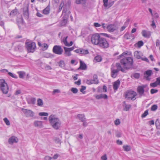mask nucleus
<instances>
[{
  "label": "nucleus",
  "mask_w": 160,
  "mask_h": 160,
  "mask_svg": "<svg viewBox=\"0 0 160 160\" xmlns=\"http://www.w3.org/2000/svg\"><path fill=\"white\" fill-rule=\"evenodd\" d=\"M120 63H120H117L116 64V69L114 68L113 66H112L111 68V76L113 78H116L118 75L119 71H121L123 72H126L125 70L130 69L133 65V59L130 57L125 58L122 59Z\"/></svg>",
  "instance_id": "f257e3e1"
},
{
  "label": "nucleus",
  "mask_w": 160,
  "mask_h": 160,
  "mask_svg": "<svg viewBox=\"0 0 160 160\" xmlns=\"http://www.w3.org/2000/svg\"><path fill=\"white\" fill-rule=\"evenodd\" d=\"M50 124L56 130L60 129L61 127V121L56 115L52 114L48 118Z\"/></svg>",
  "instance_id": "f03ea898"
},
{
  "label": "nucleus",
  "mask_w": 160,
  "mask_h": 160,
  "mask_svg": "<svg viewBox=\"0 0 160 160\" xmlns=\"http://www.w3.org/2000/svg\"><path fill=\"white\" fill-rule=\"evenodd\" d=\"M26 47L28 52H33L36 48L35 43L32 42H26Z\"/></svg>",
  "instance_id": "7ed1b4c3"
},
{
  "label": "nucleus",
  "mask_w": 160,
  "mask_h": 160,
  "mask_svg": "<svg viewBox=\"0 0 160 160\" xmlns=\"http://www.w3.org/2000/svg\"><path fill=\"white\" fill-rule=\"evenodd\" d=\"M0 86L1 89L3 93L6 94L8 92L9 88L5 80L0 79Z\"/></svg>",
  "instance_id": "20e7f679"
},
{
  "label": "nucleus",
  "mask_w": 160,
  "mask_h": 160,
  "mask_svg": "<svg viewBox=\"0 0 160 160\" xmlns=\"http://www.w3.org/2000/svg\"><path fill=\"white\" fill-rule=\"evenodd\" d=\"M102 37L98 33L92 35L91 37V42L92 44L98 45Z\"/></svg>",
  "instance_id": "39448f33"
},
{
  "label": "nucleus",
  "mask_w": 160,
  "mask_h": 160,
  "mask_svg": "<svg viewBox=\"0 0 160 160\" xmlns=\"http://www.w3.org/2000/svg\"><path fill=\"white\" fill-rule=\"evenodd\" d=\"M98 45L102 48H107L109 47V44L108 41L105 38L102 37Z\"/></svg>",
  "instance_id": "423d86ee"
},
{
  "label": "nucleus",
  "mask_w": 160,
  "mask_h": 160,
  "mask_svg": "<svg viewBox=\"0 0 160 160\" xmlns=\"http://www.w3.org/2000/svg\"><path fill=\"white\" fill-rule=\"evenodd\" d=\"M52 51L55 54L61 55L63 52V50L61 46L55 45L53 48Z\"/></svg>",
  "instance_id": "0eeeda50"
},
{
  "label": "nucleus",
  "mask_w": 160,
  "mask_h": 160,
  "mask_svg": "<svg viewBox=\"0 0 160 160\" xmlns=\"http://www.w3.org/2000/svg\"><path fill=\"white\" fill-rule=\"evenodd\" d=\"M22 110L27 117H32L34 115V113L31 110L22 108Z\"/></svg>",
  "instance_id": "6e6552de"
},
{
  "label": "nucleus",
  "mask_w": 160,
  "mask_h": 160,
  "mask_svg": "<svg viewBox=\"0 0 160 160\" xmlns=\"http://www.w3.org/2000/svg\"><path fill=\"white\" fill-rule=\"evenodd\" d=\"M137 95V93L133 91H129L126 95V97L128 98H131L132 100H135L136 98L135 97Z\"/></svg>",
  "instance_id": "1a4fd4ad"
},
{
  "label": "nucleus",
  "mask_w": 160,
  "mask_h": 160,
  "mask_svg": "<svg viewBox=\"0 0 160 160\" xmlns=\"http://www.w3.org/2000/svg\"><path fill=\"white\" fill-rule=\"evenodd\" d=\"M147 86V85H142L141 86H139L137 88V92L139 93V97H140L142 96L143 95L144 90V88Z\"/></svg>",
  "instance_id": "9d476101"
},
{
  "label": "nucleus",
  "mask_w": 160,
  "mask_h": 160,
  "mask_svg": "<svg viewBox=\"0 0 160 160\" xmlns=\"http://www.w3.org/2000/svg\"><path fill=\"white\" fill-rule=\"evenodd\" d=\"M107 29L109 32H113L118 29V27L115 24H111L107 26Z\"/></svg>",
  "instance_id": "9b49d317"
},
{
  "label": "nucleus",
  "mask_w": 160,
  "mask_h": 160,
  "mask_svg": "<svg viewBox=\"0 0 160 160\" xmlns=\"http://www.w3.org/2000/svg\"><path fill=\"white\" fill-rule=\"evenodd\" d=\"M98 83L97 77L96 75H94L93 77V79L92 80H87V83L88 84H91L93 83L97 84Z\"/></svg>",
  "instance_id": "f8f14e48"
},
{
  "label": "nucleus",
  "mask_w": 160,
  "mask_h": 160,
  "mask_svg": "<svg viewBox=\"0 0 160 160\" xmlns=\"http://www.w3.org/2000/svg\"><path fill=\"white\" fill-rule=\"evenodd\" d=\"M152 71L151 70H147L144 73V78L147 80L150 81L151 78L149 77L151 76L152 74Z\"/></svg>",
  "instance_id": "ddd939ff"
},
{
  "label": "nucleus",
  "mask_w": 160,
  "mask_h": 160,
  "mask_svg": "<svg viewBox=\"0 0 160 160\" xmlns=\"http://www.w3.org/2000/svg\"><path fill=\"white\" fill-rule=\"evenodd\" d=\"M74 52L77 53L81 54H87L89 53L88 51L85 50L83 48H79L77 49L74 51Z\"/></svg>",
  "instance_id": "4468645a"
},
{
  "label": "nucleus",
  "mask_w": 160,
  "mask_h": 160,
  "mask_svg": "<svg viewBox=\"0 0 160 160\" xmlns=\"http://www.w3.org/2000/svg\"><path fill=\"white\" fill-rule=\"evenodd\" d=\"M18 141V139L16 137L13 136L9 138L8 143L9 144L12 145L14 142H17Z\"/></svg>",
  "instance_id": "2eb2a0df"
},
{
  "label": "nucleus",
  "mask_w": 160,
  "mask_h": 160,
  "mask_svg": "<svg viewBox=\"0 0 160 160\" xmlns=\"http://www.w3.org/2000/svg\"><path fill=\"white\" fill-rule=\"evenodd\" d=\"M38 45L39 47H41L43 51L47 50L48 48V45L47 43H43L41 44L40 42H38Z\"/></svg>",
  "instance_id": "dca6fc26"
},
{
  "label": "nucleus",
  "mask_w": 160,
  "mask_h": 160,
  "mask_svg": "<svg viewBox=\"0 0 160 160\" xmlns=\"http://www.w3.org/2000/svg\"><path fill=\"white\" fill-rule=\"evenodd\" d=\"M120 83V81L119 80H118L115 82L113 84V88L114 90H117L119 88Z\"/></svg>",
  "instance_id": "f3484780"
},
{
  "label": "nucleus",
  "mask_w": 160,
  "mask_h": 160,
  "mask_svg": "<svg viewBox=\"0 0 160 160\" xmlns=\"http://www.w3.org/2000/svg\"><path fill=\"white\" fill-rule=\"evenodd\" d=\"M80 66L78 68V69H82L83 70H85L86 69L87 66L85 63L83 62L82 61L80 60Z\"/></svg>",
  "instance_id": "a211bd4d"
},
{
  "label": "nucleus",
  "mask_w": 160,
  "mask_h": 160,
  "mask_svg": "<svg viewBox=\"0 0 160 160\" xmlns=\"http://www.w3.org/2000/svg\"><path fill=\"white\" fill-rule=\"evenodd\" d=\"M35 127H38L39 128H41L42 126V122L40 121H35L34 122Z\"/></svg>",
  "instance_id": "6ab92c4d"
},
{
  "label": "nucleus",
  "mask_w": 160,
  "mask_h": 160,
  "mask_svg": "<svg viewBox=\"0 0 160 160\" xmlns=\"http://www.w3.org/2000/svg\"><path fill=\"white\" fill-rule=\"evenodd\" d=\"M142 34L143 36L146 38H149L150 35V32L145 30L142 31Z\"/></svg>",
  "instance_id": "aec40b11"
},
{
  "label": "nucleus",
  "mask_w": 160,
  "mask_h": 160,
  "mask_svg": "<svg viewBox=\"0 0 160 160\" xmlns=\"http://www.w3.org/2000/svg\"><path fill=\"white\" fill-rule=\"evenodd\" d=\"M24 15L26 17H28L29 15L28 6L26 5L25 6L23 9Z\"/></svg>",
  "instance_id": "412c9836"
},
{
  "label": "nucleus",
  "mask_w": 160,
  "mask_h": 160,
  "mask_svg": "<svg viewBox=\"0 0 160 160\" xmlns=\"http://www.w3.org/2000/svg\"><path fill=\"white\" fill-rule=\"evenodd\" d=\"M96 98L97 99H100L102 98L106 99L108 98V96L106 94H101L99 95H96Z\"/></svg>",
  "instance_id": "4be33fe9"
},
{
  "label": "nucleus",
  "mask_w": 160,
  "mask_h": 160,
  "mask_svg": "<svg viewBox=\"0 0 160 160\" xmlns=\"http://www.w3.org/2000/svg\"><path fill=\"white\" fill-rule=\"evenodd\" d=\"M134 56L138 59H141L142 58L141 52L138 51H136L134 52Z\"/></svg>",
  "instance_id": "5701e85b"
},
{
  "label": "nucleus",
  "mask_w": 160,
  "mask_h": 160,
  "mask_svg": "<svg viewBox=\"0 0 160 160\" xmlns=\"http://www.w3.org/2000/svg\"><path fill=\"white\" fill-rule=\"evenodd\" d=\"M123 106L124 107L123 110L126 111H129L130 108H131V105H130L126 104L125 102H123Z\"/></svg>",
  "instance_id": "b1692460"
},
{
  "label": "nucleus",
  "mask_w": 160,
  "mask_h": 160,
  "mask_svg": "<svg viewBox=\"0 0 160 160\" xmlns=\"http://www.w3.org/2000/svg\"><path fill=\"white\" fill-rule=\"evenodd\" d=\"M129 21V19H128L127 20L126 22L124 23V25L121 27L120 29L121 31H123L128 26V22Z\"/></svg>",
  "instance_id": "393cba45"
},
{
  "label": "nucleus",
  "mask_w": 160,
  "mask_h": 160,
  "mask_svg": "<svg viewBox=\"0 0 160 160\" xmlns=\"http://www.w3.org/2000/svg\"><path fill=\"white\" fill-rule=\"evenodd\" d=\"M18 12V10L16 9H15L11 11L9 14V15L11 16V17H13L17 14Z\"/></svg>",
  "instance_id": "a878e982"
},
{
  "label": "nucleus",
  "mask_w": 160,
  "mask_h": 160,
  "mask_svg": "<svg viewBox=\"0 0 160 160\" xmlns=\"http://www.w3.org/2000/svg\"><path fill=\"white\" fill-rule=\"evenodd\" d=\"M78 117L82 122H84L86 120L84 115L83 114H79L78 115Z\"/></svg>",
  "instance_id": "bb28decb"
},
{
  "label": "nucleus",
  "mask_w": 160,
  "mask_h": 160,
  "mask_svg": "<svg viewBox=\"0 0 160 160\" xmlns=\"http://www.w3.org/2000/svg\"><path fill=\"white\" fill-rule=\"evenodd\" d=\"M19 75V77L21 78H24L26 73L23 71H19L17 72Z\"/></svg>",
  "instance_id": "cd10ccee"
},
{
  "label": "nucleus",
  "mask_w": 160,
  "mask_h": 160,
  "mask_svg": "<svg viewBox=\"0 0 160 160\" xmlns=\"http://www.w3.org/2000/svg\"><path fill=\"white\" fill-rule=\"evenodd\" d=\"M23 49V46L20 45H17L15 47V49L16 51H22Z\"/></svg>",
  "instance_id": "c85d7f7f"
},
{
  "label": "nucleus",
  "mask_w": 160,
  "mask_h": 160,
  "mask_svg": "<svg viewBox=\"0 0 160 160\" xmlns=\"http://www.w3.org/2000/svg\"><path fill=\"white\" fill-rule=\"evenodd\" d=\"M87 0H76V3L78 4H85Z\"/></svg>",
  "instance_id": "c756f323"
},
{
  "label": "nucleus",
  "mask_w": 160,
  "mask_h": 160,
  "mask_svg": "<svg viewBox=\"0 0 160 160\" xmlns=\"http://www.w3.org/2000/svg\"><path fill=\"white\" fill-rule=\"evenodd\" d=\"M64 49L65 51V54L68 56H70L71 55V54L70 52V51L68 49H66V47H64Z\"/></svg>",
  "instance_id": "7c9ffc66"
},
{
  "label": "nucleus",
  "mask_w": 160,
  "mask_h": 160,
  "mask_svg": "<svg viewBox=\"0 0 160 160\" xmlns=\"http://www.w3.org/2000/svg\"><path fill=\"white\" fill-rule=\"evenodd\" d=\"M123 148L124 150L126 152H128L131 150V148L129 145H124L123 146Z\"/></svg>",
  "instance_id": "2f4dec72"
},
{
  "label": "nucleus",
  "mask_w": 160,
  "mask_h": 160,
  "mask_svg": "<svg viewBox=\"0 0 160 160\" xmlns=\"http://www.w3.org/2000/svg\"><path fill=\"white\" fill-rule=\"evenodd\" d=\"M59 66L61 68H64L65 67V63L64 61L61 60L58 62Z\"/></svg>",
  "instance_id": "473e14b6"
},
{
  "label": "nucleus",
  "mask_w": 160,
  "mask_h": 160,
  "mask_svg": "<svg viewBox=\"0 0 160 160\" xmlns=\"http://www.w3.org/2000/svg\"><path fill=\"white\" fill-rule=\"evenodd\" d=\"M44 57L47 58H53L54 57V55L50 53H46L44 54Z\"/></svg>",
  "instance_id": "72a5a7b5"
},
{
  "label": "nucleus",
  "mask_w": 160,
  "mask_h": 160,
  "mask_svg": "<svg viewBox=\"0 0 160 160\" xmlns=\"http://www.w3.org/2000/svg\"><path fill=\"white\" fill-rule=\"evenodd\" d=\"M49 7L48 6L43 10V13L45 14H48L49 13Z\"/></svg>",
  "instance_id": "f704fd0d"
},
{
  "label": "nucleus",
  "mask_w": 160,
  "mask_h": 160,
  "mask_svg": "<svg viewBox=\"0 0 160 160\" xmlns=\"http://www.w3.org/2000/svg\"><path fill=\"white\" fill-rule=\"evenodd\" d=\"M67 22V19L64 18L60 22V25L61 26H65L66 25Z\"/></svg>",
  "instance_id": "c9c22d12"
},
{
  "label": "nucleus",
  "mask_w": 160,
  "mask_h": 160,
  "mask_svg": "<svg viewBox=\"0 0 160 160\" xmlns=\"http://www.w3.org/2000/svg\"><path fill=\"white\" fill-rule=\"evenodd\" d=\"M36 99L33 98H32L28 101V103L29 104H34L35 103Z\"/></svg>",
  "instance_id": "e433bc0d"
},
{
  "label": "nucleus",
  "mask_w": 160,
  "mask_h": 160,
  "mask_svg": "<svg viewBox=\"0 0 160 160\" xmlns=\"http://www.w3.org/2000/svg\"><path fill=\"white\" fill-rule=\"evenodd\" d=\"M143 42L142 41H140L137 43L135 44V45H137L138 48H140L141 46L143 45Z\"/></svg>",
  "instance_id": "4c0bfd02"
},
{
  "label": "nucleus",
  "mask_w": 160,
  "mask_h": 160,
  "mask_svg": "<svg viewBox=\"0 0 160 160\" xmlns=\"http://www.w3.org/2000/svg\"><path fill=\"white\" fill-rule=\"evenodd\" d=\"M64 3L63 1H62L61 2L59 6L58 12H60L62 10V8L63 6Z\"/></svg>",
  "instance_id": "58836bf2"
},
{
  "label": "nucleus",
  "mask_w": 160,
  "mask_h": 160,
  "mask_svg": "<svg viewBox=\"0 0 160 160\" xmlns=\"http://www.w3.org/2000/svg\"><path fill=\"white\" fill-rule=\"evenodd\" d=\"M43 104L42 100L41 99H38L37 100V105L39 106H42Z\"/></svg>",
  "instance_id": "ea45409f"
},
{
  "label": "nucleus",
  "mask_w": 160,
  "mask_h": 160,
  "mask_svg": "<svg viewBox=\"0 0 160 160\" xmlns=\"http://www.w3.org/2000/svg\"><path fill=\"white\" fill-rule=\"evenodd\" d=\"M94 59L97 62H100L102 60V58L100 56H97L95 57Z\"/></svg>",
  "instance_id": "a19ab883"
},
{
  "label": "nucleus",
  "mask_w": 160,
  "mask_h": 160,
  "mask_svg": "<svg viewBox=\"0 0 160 160\" xmlns=\"http://www.w3.org/2000/svg\"><path fill=\"white\" fill-rule=\"evenodd\" d=\"M8 74L11 77H12V78L17 79L18 78L17 76L15 74H13L12 72H8Z\"/></svg>",
  "instance_id": "79ce46f5"
},
{
  "label": "nucleus",
  "mask_w": 160,
  "mask_h": 160,
  "mask_svg": "<svg viewBox=\"0 0 160 160\" xmlns=\"http://www.w3.org/2000/svg\"><path fill=\"white\" fill-rule=\"evenodd\" d=\"M68 38V36H67L66 37L64 38L62 40V42L66 46H67V45L68 43L67 40Z\"/></svg>",
  "instance_id": "37998d69"
},
{
  "label": "nucleus",
  "mask_w": 160,
  "mask_h": 160,
  "mask_svg": "<svg viewBox=\"0 0 160 160\" xmlns=\"http://www.w3.org/2000/svg\"><path fill=\"white\" fill-rule=\"evenodd\" d=\"M132 75L135 78L138 79L140 77V74L139 73H136L133 74Z\"/></svg>",
  "instance_id": "c03bdc74"
},
{
  "label": "nucleus",
  "mask_w": 160,
  "mask_h": 160,
  "mask_svg": "<svg viewBox=\"0 0 160 160\" xmlns=\"http://www.w3.org/2000/svg\"><path fill=\"white\" fill-rule=\"evenodd\" d=\"M54 140L55 142L56 143L60 144L61 142V140L59 138H54Z\"/></svg>",
  "instance_id": "a18cd8bd"
},
{
  "label": "nucleus",
  "mask_w": 160,
  "mask_h": 160,
  "mask_svg": "<svg viewBox=\"0 0 160 160\" xmlns=\"http://www.w3.org/2000/svg\"><path fill=\"white\" fill-rule=\"evenodd\" d=\"M86 89V87L85 86H81V88L80 89V91L82 93L85 94V92L84 91Z\"/></svg>",
  "instance_id": "49530a36"
},
{
  "label": "nucleus",
  "mask_w": 160,
  "mask_h": 160,
  "mask_svg": "<svg viewBox=\"0 0 160 160\" xmlns=\"http://www.w3.org/2000/svg\"><path fill=\"white\" fill-rule=\"evenodd\" d=\"M71 91L73 93H76L78 92V89L76 88H72Z\"/></svg>",
  "instance_id": "de8ad7c7"
},
{
  "label": "nucleus",
  "mask_w": 160,
  "mask_h": 160,
  "mask_svg": "<svg viewBox=\"0 0 160 160\" xmlns=\"http://www.w3.org/2000/svg\"><path fill=\"white\" fill-rule=\"evenodd\" d=\"M124 38L127 39H130V35L128 33H126L124 35Z\"/></svg>",
  "instance_id": "09e8293b"
},
{
  "label": "nucleus",
  "mask_w": 160,
  "mask_h": 160,
  "mask_svg": "<svg viewBox=\"0 0 160 160\" xmlns=\"http://www.w3.org/2000/svg\"><path fill=\"white\" fill-rule=\"evenodd\" d=\"M5 123L7 125H10V122L9 120L7 119V118H5L3 119Z\"/></svg>",
  "instance_id": "8fccbe9b"
},
{
  "label": "nucleus",
  "mask_w": 160,
  "mask_h": 160,
  "mask_svg": "<svg viewBox=\"0 0 160 160\" xmlns=\"http://www.w3.org/2000/svg\"><path fill=\"white\" fill-rule=\"evenodd\" d=\"M48 114L47 112H40L39 113V115L40 116H48Z\"/></svg>",
  "instance_id": "3c124183"
},
{
  "label": "nucleus",
  "mask_w": 160,
  "mask_h": 160,
  "mask_svg": "<svg viewBox=\"0 0 160 160\" xmlns=\"http://www.w3.org/2000/svg\"><path fill=\"white\" fill-rule=\"evenodd\" d=\"M148 114V110H146L144 112V113L142 114V118H145Z\"/></svg>",
  "instance_id": "603ef678"
},
{
  "label": "nucleus",
  "mask_w": 160,
  "mask_h": 160,
  "mask_svg": "<svg viewBox=\"0 0 160 160\" xmlns=\"http://www.w3.org/2000/svg\"><path fill=\"white\" fill-rule=\"evenodd\" d=\"M157 106L156 105H153L151 108V109L152 111H154L157 109Z\"/></svg>",
  "instance_id": "864d4df0"
},
{
  "label": "nucleus",
  "mask_w": 160,
  "mask_h": 160,
  "mask_svg": "<svg viewBox=\"0 0 160 160\" xmlns=\"http://www.w3.org/2000/svg\"><path fill=\"white\" fill-rule=\"evenodd\" d=\"M158 85L157 84L156 81L153 83L150 84V86L152 87H157Z\"/></svg>",
  "instance_id": "5fc2aeb1"
},
{
  "label": "nucleus",
  "mask_w": 160,
  "mask_h": 160,
  "mask_svg": "<svg viewBox=\"0 0 160 160\" xmlns=\"http://www.w3.org/2000/svg\"><path fill=\"white\" fill-rule=\"evenodd\" d=\"M60 92V91L59 90L57 89H55L53 91L52 94L54 95L56 93H59Z\"/></svg>",
  "instance_id": "6e6d98bb"
},
{
  "label": "nucleus",
  "mask_w": 160,
  "mask_h": 160,
  "mask_svg": "<svg viewBox=\"0 0 160 160\" xmlns=\"http://www.w3.org/2000/svg\"><path fill=\"white\" fill-rule=\"evenodd\" d=\"M158 91V90L157 89H152L151 90V94H154V93L157 92Z\"/></svg>",
  "instance_id": "4d7b16f0"
},
{
  "label": "nucleus",
  "mask_w": 160,
  "mask_h": 160,
  "mask_svg": "<svg viewBox=\"0 0 160 160\" xmlns=\"http://www.w3.org/2000/svg\"><path fill=\"white\" fill-rule=\"evenodd\" d=\"M114 123L115 125H117L120 124V122L119 119H117L115 121Z\"/></svg>",
  "instance_id": "13d9d810"
},
{
  "label": "nucleus",
  "mask_w": 160,
  "mask_h": 160,
  "mask_svg": "<svg viewBox=\"0 0 160 160\" xmlns=\"http://www.w3.org/2000/svg\"><path fill=\"white\" fill-rule=\"evenodd\" d=\"M52 159V158L48 156H46L44 158V160H51Z\"/></svg>",
  "instance_id": "bf43d9fd"
},
{
  "label": "nucleus",
  "mask_w": 160,
  "mask_h": 160,
  "mask_svg": "<svg viewBox=\"0 0 160 160\" xmlns=\"http://www.w3.org/2000/svg\"><path fill=\"white\" fill-rule=\"evenodd\" d=\"M103 2L104 3V5L105 7H107L108 6V0H103Z\"/></svg>",
  "instance_id": "052dcab7"
},
{
  "label": "nucleus",
  "mask_w": 160,
  "mask_h": 160,
  "mask_svg": "<svg viewBox=\"0 0 160 160\" xmlns=\"http://www.w3.org/2000/svg\"><path fill=\"white\" fill-rule=\"evenodd\" d=\"M156 81L158 85L160 86V77L156 78Z\"/></svg>",
  "instance_id": "680f3d73"
},
{
  "label": "nucleus",
  "mask_w": 160,
  "mask_h": 160,
  "mask_svg": "<svg viewBox=\"0 0 160 160\" xmlns=\"http://www.w3.org/2000/svg\"><path fill=\"white\" fill-rule=\"evenodd\" d=\"M101 158L102 160H107V158L106 154H105L102 156L101 157Z\"/></svg>",
  "instance_id": "e2e57ef3"
},
{
  "label": "nucleus",
  "mask_w": 160,
  "mask_h": 160,
  "mask_svg": "<svg viewBox=\"0 0 160 160\" xmlns=\"http://www.w3.org/2000/svg\"><path fill=\"white\" fill-rule=\"evenodd\" d=\"M156 44L157 47H160V41L158 39H157L156 42Z\"/></svg>",
  "instance_id": "0e129e2a"
},
{
  "label": "nucleus",
  "mask_w": 160,
  "mask_h": 160,
  "mask_svg": "<svg viewBox=\"0 0 160 160\" xmlns=\"http://www.w3.org/2000/svg\"><path fill=\"white\" fill-rule=\"evenodd\" d=\"M94 25L96 27H99L101 26V25L98 22H95L94 23Z\"/></svg>",
  "instance_id": "69168bd1"
},
{
  "label": "nucleus",
  "mask_w": 160,
  "mask_h": 160,
  "mask_svg": "<svg viewBox=\"0 0 160 160\" xmlns=\"http://www.w3.org/2000/svg\"><path fill=\"white\" fill-rule=\"evenodd\" d=\"M81 80L79 79L78 81L75 82V83L77 84L78 85H79L81 84Z\"/></svg>",
  "instance_id": "338daca9"
},
{
  "label": "nucleus",
  "mask_w": 160,
  "mask_h": 160,
  "mask_svg": "<svg viewBox=\"0 0 160 160\" xmlns=\"http://www.w3.org/2000/svg\"><path fill=\"white\" fill-rule=\"evenodd\" d=\"M117 143V144L118 145H122V142L121 141H120L119 140H118L116 141Z\"/></svg>",
  "instance_id": "774afa93"
}]
</instances>
